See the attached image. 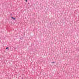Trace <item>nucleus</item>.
Segmentation results:
<instances>
[{"instance_id":"20e7f679","label":"nucleus","mask_w":79,"mask_h":79,"mask_svg":"<svg viewBox=\"0 0 79 79\" xmlns=\"http://www.w3.org/2000/svg\"><path fill=\"white\" fill-rule=\"evenodd\" d=\"M55 62H52V63H54Z\"/></svg>"},{"instance_id":"7ed1b4c3","label":"nucleus","mask_w":79,"mask_h":79,"mask_svg":"<svg viewBox=\"0 0 79 79\" xmlns=\"http://www.w3.org/2000/svg\"><path fill=\"white\" fill-rule=\"evenodd\" d=\"M25 2H27V0H26L25 1Z\"/></svg>"},{"instance_id":"39448f33","label":"nucleus","mask_w":79,"mask_h":79,"mask_svg":"<svg viewBox=\"0 0 79 79\" xmlns=\"http://www.w3.org/2000/svg\"><path fill=\"white\" fill-rule=\"evenodd\" d=\"M11 15H12V14H11Z\"/></svg>"},{"instance_id":"f03ea898","label":"nucleus","mask_w":79,"mask_h":79,"mask_svg":"<svg viewBox=\"0 0 79 79\" xmlns=\"http://www.w3.org/2000/svg\"><path fill=\"white\" fill-rule=\"evenodd\" d=\"M6 49H8V47H6Z\"/></svg>"},{"instance_id":"f257e3e1","label":"nucleus","mask_w":79,"mask_h":79,"mask_svg":"<svg viewBox=\"0 0 79 79\" xmlns=\"http://www.w3.org/2000/svg\"><path fill=\"white\" fill-rule=\"evenodd\" d=\"M12 19H13V20H15L16 19V18L15 17H11Z\"/></svg>"}]
</instances>
